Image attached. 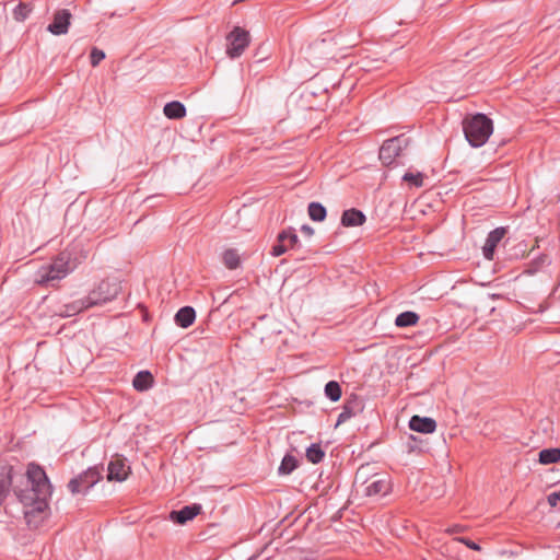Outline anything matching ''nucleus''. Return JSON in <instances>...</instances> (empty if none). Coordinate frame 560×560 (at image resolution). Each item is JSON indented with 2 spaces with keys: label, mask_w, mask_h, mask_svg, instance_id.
<instances>
[{
  "label": "nucleus",
  "mask_w": 560,
  "mask_h": 560,
  "mask_svg": "<svg viewBox=\"0 0 560 560\" xmlns=\"http://www.w3.org/2000/svg\"><path fill=\"white\" fill-rule=\"evenodd\" d=\"M13 491L27 508L25 516H30L44 513L48 509L52 488L45 470L36 464H30L26 474L21 477V485H15Z\"/></svg>",
  "instance_id": "obj_1"
},
{
  "label": "nucleus",
  "mask_w": 560,
  "mask_h": 560,
  "mask_svg": "<svg viewBox=\"0 0 560 560\" xmlns=\"http://www.w3.org/2000/svg\"><path fill=\"white\" fill-rule=\"evenodd\" d=\"M466 140L474 148L482 147L493 132V124L485 114H476L463 121Z\"/></svg>",
  "instance_id": "obj_2"
},
{
  "label": "nucleus",
  "mask_w": 560,
  "mask_h": 560,
  "mask_svg": "<svg viewBox=\"0 0 560 560\" xmlns=\"http://www.w3.org/2000/svg\"><path fill=\"white\" fill-rule=\"evenodd\" d=\"M73 267L70 265V255L60 253L50 264L42 266L37 272L35 282L40 285L55 287V283L67 277Z\"/></svg>",
  "instance_id": "obj_3"
},
{
  "label": "nucleus",
  "mask_w": 560,
  "mask_h": 560,
  "mask_svg": "<svg viewBox=\"0 0 560 560\" xmlns=\"http://www.w3.org/2000/svg\"><path fill=\"white\" fill-rule=\"evenodd\" d=\"M120 292V284L116 280H102L85 298L89 306H96L114 300Z\"/></svg>",
  "instance_id": "obj_4"
},
{
  "label": "nucleus",
  "mask_w": 560,
  "mask_h": 560,
  "mask_svg": "<svg viewBox=\"0 0 560 560\" xmlns=\"http://www.w3.org/2000/svg\"><path fill=\"white\" fill-rule=\"evenodd\" d=\"M409 143L410 139L404 135L384 141L380 149V160L384 165L389 166Z\"/></svg>",
  "instance_id": "obj_5"
},
{
  "label": "nucleus",
  "mask_w": 560,
  "mask_h": 560,
  "mask_svg": "<svg viewBox=\"0 0 560 560\" xmlns=\"http://www.w3.org/2000/svg\"><path fill=\"white\" fill-rule=\"evenodd\" d=\"M101 478L102 470L97 466L90 467L78 477L72 478L68 483V488L72 494L84 493L97 483Z\"/></svg>",
  "instance_id": "obj_6"
},
{
  "label": "nucleus",
  "mask_w": 560,
  "mask_h": 560,
  "mask_svg": "<svg viewBox=\"0 0 560 560\" xmlns=\"http://www.w3.org/2000/svg\"><path fill=\"white\" fill-rule=\"evenodd\" d=\"M250 35L247 31L236 26L226 36V54L230 58L240 57L249 45Z\"/></svg>",
  "instance_id": "obj_7"
},
{
  "label": "nucleus",
  "mask_w": 560,
  "mask_h": 560,
  "mask_svg": "<svg viewBox=\"0 0 560 560\" xmlns=\"http://www.w3.org/2000/svg\"><path fill=\"white\" fill-rule=\"evenodd\" d=\"M389 477L384 474H374L371 476L370 481L364 487L363 492L368 497L372 495H385L390 491Z\"/></svg>",
  "instance_id": "obj_8"
},
{
  "label": "nucleus",
  "mask_w": 560,
  "mask_h": 560,
  "mask_svg": "<svg viewBox=\"0 0 560 560\" xmlns=\"http://www.w3.org/2000/svg\"><path fill=\"white\" fill-rule=\"evenodd\" d=\"M71 13L68 9H61L55 12L52 22L48 25L47 31L54 35H63L68 33Z\"/></svg>",
  "instance_id": "obj_9"
},
{
  "label": "nucleus",
  "mask_w": 560,
  "mask_h": 560,
  "mask_svg": "<svg viewBox=\"0 0 560 560\" xmlns=\"http://www.w3.org/2000/svg\"><path fill=\"white\" fill-rule=\"evenodd\" d=\"M505 234H506V229L502 228V226L492 230L488 234V236L486 238V243L482 247V254L486 259H488V260L493 259L495 247L501 242V240L505 236Z\"/></svg>",
  "instance_id": "obj_10"
},
{
  "label": "nucleus",
  "mask_w": 560,
  "mask_h": 560,
  "mask_svg": "<svg viewBox=\"0 0 560 560\" xmlns=\"http://www.w3.org/2000/svg\"><path fill=\"white\" fill-rule=\"evenodd\" d=\"M201 511V506L199 504H191L182 508L178 511H172L170 514V518L177 524H185L188 521H191L196 517Z\"/></svg>",
  "instance_id": "obj_11"
},
{
  "label": "nucleus",
  "mask_w": 560,
  "mask_h": 560,
  "mask_svg": "<svg viewBox=\"0 0 560 560\" xmlns=\"http://www.w3.org/2000/svg\"><path fill=\"white\" fill-rule=\"evenodd\" d=\"M409 428L420 433H433L436 430V422L430 417L412 416L409 420Z\"/></svg>",
  "instance_id": "obj_12"
},
{
  "label": "nucleus",
  "mask_w": 560,
  "mask_h": 560,
  "mask_svg": "<svg viewBox=\"0 0 560 560\" xmlns=\"http://www.w3.org/2000/svg\"><path fill=\"white\" fill-rule=\"evenodd\" d=\"M365 214L355 208L345 210L341 214V224L346 228L362 225L365 222Z\"/></svg>",
  "instance_id": "obj_13"
},
{
  "label": "nucleus",
  "mask_w": 560,
  "mask_h": 560,
  "mask_svg": "<svg viewBox=\"0 0 560 560\" xmlns=\"http://www.w3.org/2000/svg\"><path fill=\"white\" fill-rule=\"evenodd\" d=\"M128 469L125 463L117 458L108 464V480L124 481L127 478Z\"/></svg>",
  "instance_id": "obj_14"
},
{
  "label": "nucleus",
  "mask_w": 560,
  "mask_h": 560,
  "mask_svg": "<svg viewBox=\"0 0 560 560\" xmlns=\"http://www.w3.org/2000/svg\"><path fill=\"white\" fill-rule=\"evenodd\" d=\"M89 303L86 302L85 298L79 299L77 301H73L71 303L65 304L61 306V308L58 312V315L61 317H71L74 316L82 311L89 308Z\"/></svg>",
  "instance_id": "obj_15"
},
{
  "label": "nucleus",
  "mask_w": 560,
  "mask_h": 560,
  "mask_svg": "<svg viewBox=\"0 0 560 560\" xmlns=\"http://www.w3.org/2000/svg\"><path fill=\"white\" fill-rule=\"evenodd\" d=\"M196 312L191 306H184L175 314V323L182 327L187 328L195 322Z\"/></svg>",
  "instance_id": "obj_16"
},
{
  "label": "nucleus",
  "mask_w": 560,
  "mask_h": 560,
  "mask_svg": "<svg viewBox=\"0 0 560 560\" xmlns=\"http://www.w3.org/2000/svg\"><path fill=\"white\" fill-rule=\"evenodd\" d=\"M163 113L168 119H180L186 116V107L183 103L173 101L165 104Z\"/></svg>",
  "instance_id": "obj_17"
},
{
  "label": "nucleus",
  "mask_w": 560,
  "mask_h": 560,
  "mask_svg": "<svg viewBox=\"0 0 560 560\" xmlns=\"http://www.w3.org/2000/svg\"><path fill=\"white\" fill-rule=\"evenodd\" d=\"M153 384V376L149 371H140L136 374L132 385L137 390L149 389Z\"/></svg>",
  "instance_id": "obj_18"
},
{
  "label": "nucleus",
  "mask_w": 560,
  "mask_h": 560,
  "mask_svg": "<svg viewBox=\"0 0 560 560\" xmlns=\"http://www.w3.org/2000/svg\"><path fill=\"white\" fill-rule=\"evenodd\" d=\"M307 213L311 220L322 222L327 215V210L320 202L313 201L308 203Z\"/></svg>",
  "instance_id": "obj_19"
},
{
  "label": "nucleus",
  "mask_w": 560,
  "mask_h": 560,
  "mask_svg": "<svg viewBox=\"0 0 560 560\" xmlns=\"http://www.w3.org/2000/svg\"><path fill=\"white\" fill-rule=\"evenodd\" d=\"M418 320H419V315L417 313L407 311V312L400 313L396 317L395 324L397 327H409V326L416 325Z\"/></svg>",
  "instance_id": "obj_20"
},
{
  "label": "nucleus",
  "mask_w": 560,
  "mask_h": 560,
  "mask_svg": "<svg viewBox=\"0 0 560 560\" xmlns=\"http://www.w3.org/2000/svg\"><path fill=\"white\" fill-rule=\"evenodd\" d=\"M560 460V448H545L539 452V463L542 465L553 464Z\"/></svg>",
  "instance_id": "obj_21"
},
{
  "label": "nucleus",
  "mask_w": 560,
  "mask_h": 560,
  "mask_svg": "<svg viewBox=\"0 0 560 560\" xmlns=\"http://www.w3.org/2000/svg\"><path fill=\"white\" fill-rule=\"evenodd\" d=\"M222 261L229 269H236L240 266V255L236 249L230 248L223 252Z\"/></svg>",
  "instance_id": "obj_22"
},
{
  "label": "nucleus",
  "mask_w": 560,
  "mask_h": 560,
  "mask_svg": "<svg viewBox=\"0 0 560 560\" xmlns=\"http://www.w3.org/2000/svg\"><path fill=\"white\" fill-rule=\"evenodd\" d=\"M306 458L312 464L320 463L325 457V452L322 450L319 444H312L306 448Z\"/></svg>",
  "instance_id": "obj_23"
},
{
  "label": "nucleus",
  "mask_w": 560,
  "mask_h": 560,
  "mask_svg": "<svg viewBox=\"0 0 560 560\" xmlns=\"http://www.w3.org/2000/svg\"><path fill=\"white\" fill-rule=\"evenodd\" d=\"M12 482L13 478L11 476V469L7 474L0 476V505L4 502Z\"/></svg>",
  "instance_id": "obj_24"
},
{
  "label": "nucleus",
  "mask_w": 560,
  "mask_h": 560,
  "mask_svg": "<svg viewBox=\"0 0 560 560\" xmlns=\"http://www.w3.org/2000/svg\"><path fill=\"white\" fill-rule=\"evenodd\" d=\"M296 467H298V460H296V458H295L294 456H292V455L287 454V455L283 457V459H282V462H281V464H280V466H279V468H278V472H279L280 475H289V474H291V472H292Z\"/></svg>",
  "instance_id": "obj_25"
},
{
  "label": "nucleus",
  "mask_w": 560,
  "mask_h": 560,
  "mask_svg": "<svg viewBox=\"0 0 560 560\" xmlns=\"http://www.w3.org/2000/svg\"><path fill=\"white\" fill-rule=\"evenodd\" d=\"M325 395L331 401H338L341 397V387H340L339 383L336 381H329L325 385Z\"/></svg>",
  "instance_id": "obj_26"
},
{
  "label": "nucleus",
  "mask_w": 560,
  "mask_h": 560,
  "mask_svg": "<svg viewBox=\"0 0 560 560\" xmlns=\"http://www.w3.org/2000/svg\"><path fill=\"white\" fill-rule=\"evenodd\" d=\"M31 12H32V7L30 4L20 2L13 9V18L18 22H23L28 18Z\"/></svg>",
  "instance_id": "obj_27"
},
{
  "label": "nucleus",
  "mask_w": 560,
  "mask_h": 560,
  "mask_svg": "<svg viewBox=\"0 0 560 560\" xmlns=\"http://www.w3.org/2000/svg\"><path fill=\"white\" fill-rule=\"evenodd\" d=\"M369 468L370 466L366 465V466H361L357 472H355V477H354V482L357 485H361L362 487H365L368 485V482L370 481V478L369 477Z\"/></svg>",
  "instance_id": "obj_28"
},
{
  "label": "nucleus",
  "mask_w": 560,
  "mask_h": 560,
  "mask_svg": "<svg viewBox=\"0 0 560 560\" xmlns=\"http://www.w3.org/2000/svg\"><path fill=\"white\" fill-rule=\"evenodd\" d=\"M278 240L281 241V242H287V245L289 247H293L295 244L299 243V237L298 235L294 233L293 230H285V231H282L279 235H278Z\"/></svg>",
  "instance_id": "obj_29"
},
{
  "label": "nucleus",
  "mask_w": 560,
  "mask_h": 560,
  "mask_svg": "<svg viewBox=\"0 0 560 560\" xmlns=\"http://www.w3.org/2000/svg\"><path fill=\"white\" fill-rule=\"evenodd\" d=\"M402 179L411 183L416 187H421L423 185V175L421 173H406L402 176Z\"/></svg>",
  "instance_id": "obj_30"
},
{
  "label": "nucleus",
  "mask_w": 560,
  "mask_h": 560,
  "mask_svg": "<svg viewBox=\"0 0 560 560\" xmlns=\"http://www.w3.org/2000/svg\"><path fill=\"white\" fill-rule=\"evenodd\" d=\"M105 58V52L101 49L93 48L90 55L91 65L96 67Z\"/></svg>",
  "instance_id": "obj_31"
},
{
  "label": "nucleus",
  "mask_w": 560,
  "mask_h": 560,
  "mask_svg": "<svg viewBox=\"0 0 560 560\" xmlns=\"http://www.w3.org/2000/svg\"><path fill=\"white\" fill-rule=\"evenodd\" d=\"M289 246L287 242H281L278 240V243L272 247L271 255L275 257L281 256L288 250Z\"/></svg>",
  "instance_id": "obj_32"
},
{
  "label": "nucleus",
  "mask_w": 560,
  "mask_h": 560,
  "mask_svg": "<svg viewBox=\"0 0 560 560\" xmlns=\"http://www.w3.org/2000/svg\"><path fill=\"white\" fill-rule=\"evenodd\" d=\"M353 416V411L350 409V407L345 406L342 411L339 413L336 425H339L347 420H349Z\"/></svg>",
  "instance_id": "obj_33"
},
{
  "label": "nucleus",
  "mask_w": 560,
  "mask_h": 560,
  "mask_svg": "<svg viewBox=\"0 0 560 560\" xmlns=\"http://www.w3.org/2000/svg\"><path fill=\"white\" fill-rule=\"evenodd\" d=\"M547 500L551 506H556L560 502V490L548 494Z\"/></svg>",
  "instance_id": "obj_34"
},
{
  "label": "nucleus",
  "mask_w": 560,
  "mask_h": 560,
  "mask_svg": "<svg viewBox=\"0 0 560 560\" xmlns=\"http://www.w3.org/2000/svg\"><path fill=\"white\" fill-rule=\"evenodd\" d=\"M459 542H463L465 544L468 548L470 549H474V550H480V546L478 544H476L475 541L468 539V538H458L457 539Z\"/></svg>",
  "instance_id": "obj_35"
},
{
  "label": "nucleus",
  "mask_w": 560,
  "mask_h": 560,
  "mask_svg": "<svg viewBox=\"0 0 560 560\" xmlns=\"http://www.w3.org/2000/svg\"><path fill=\"white\" fill-rule=\"evenodd\" d=\"M301 232L307 236H312L314 234V229L307 224L302 225Z\"/></svg>",
  "instance_id": "obj_36"
},
{
  "label": "nucleus",
  "mask_w": 560,
  "mask_h": 560,
  "mask_svg": "<svg viewBox=\"0 0 560 560\" xmlns=\"http://www.w3.org/2000/svg\"><path fill=\"white\" fill-rule=\"evenodd\" d=\"M452 533L453 532H459L462 530V528L459 526H455L454 528L450 529Z\"/></svg>",
  "instance_id": "obj_37"
}]
</instances>
